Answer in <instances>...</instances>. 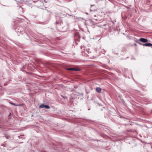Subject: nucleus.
Here are the masks:
<instances>
[{
  "label": "nucleus",
  "instance_id": "nucleus-1",
  "mask_svg": "<svg viewBox=\"0 0 152 152\" xmlns=\"http://www.w3.org/2000/svg\"><path fill=\"white\" fill-rule=\"evenodd\" d=\"M66 70L69 71H79L80 69L78 68H68L66 69Z\"/></svg>",
  "mask_w": 152,
  "mask_h": 152
},
{
  "label": "nucleus",
  "instance_id": "nucleus-2",
  "mask_svg": "<svg viewBox=\"0 0 152 152\" xmlns=\"http://www.w3.org/2000/svg\"><path fill=\"white\" fill-rule=\"evenodd\" d=\"M139 44L141 45H143V46H144L149 47L152 46V44L149 43L145 44H142L141 43H139Z\"/></svg>",
  "mask_w": 152,
  "mask_h": 152
},
{
  "label": "nucleus",
  "instance_id": "nucleus-3",
  "mask_svg": "<svg viewBox=\"0 0 152 152\" xmlns=\"http://www.w3.org/2000/svg\"><path fill=\"white\" fill-rule=\"evenodd\" d=\"M139 40L142 42H148V40L146 39L141 38L139 39Z\"/></svg>",
  "mask_w": 152,
  "mask_h": 152
},
{
  "label": "nucleus",
  "instance_id": "nucleus-4",
  "mask_svg": "<svg viewBox=\"0 0 152 152\" xmlns=\"http://www.w3.org/2000/svg\"><path fill=\"white\" fill-rule=\"evenodd\" d=\"M96 16V14L94 13L92 14L91 15V17L93 19L96 20H97L98 19L97 18H95Z\"/></svg>",
  "mask_w": 152,
  "mask_h": 152
},
{
  "label": "nucleus",
  "instance_id": "nucleus-5",
  "mask_svg": "<svg viewBox=\"0 0 152 152\" xmlns=\"http://www.w3.org/2000/svg\"><path fill=\"white\" fill-rule=\"evenodd\" d=\"M96 91L98 93L101 92V89L99 87H97L96 88Z\"/></svg>",
  "mask_w": 152,
  "mask_h": 152
},
{
  "label": "nucleus",
  "instance_id": "nucleus-6",
  "mask_svg": "<svg viewBox=\"0 0 152 152\" xmlns=\"http://www.w3.org/2000/svg\"><path fill=\"white\" fill-rule=\"evenodd\" d=\"M45 105L44 104H42L39 106V108H45Z\"/></svg>",
  "mask_w": 152,
  "mask_h": 152
},
{
  "label": "nucleus",
  "instance_id": "nucleus-7",
  "mask_svg": "<svg viewBox=\"0 0 152 152\" xmlns=\"http://www.w3.org/2000/svg\"><path fill=\"white\" fill-rule=\"evenodd\" d=\"M45 108L46 109H49L50 107L48 106L45 105Z\"/></svg>",
  "mask_w": 152,
  "mask_h": 152
},
{
  "label": "nucleus",
  "instance_id": "nucleus-8",
  "mask_svg": "<svg viewBox=\"0 0 152 152\" xmlns=\"http://www.w3.org/2000/svg\"><path fill=\"white\" fill-rule=\"evenodd\" d=\"M12 104L13 105H14L16 106H18L19 105H21L17 104L15 103H13Z\"/></svg>",
  "mask_w": 152,
  "mask_h": 152
},
{
  "label": "nucleus",
  "instance_id": "nucleus-9",
  "mask_svg": "<svg viewBox=\"0 0 152 152\" xmlns=\"http://www.w3.org/2000/svg\"><path fill=\"white\" fill-rule=\"evenodd\" d=\"M94 6V5H91V6Z\"/></svg>",
  "mask_w": 152,
  "mask_h": 152
}]
</instances>
